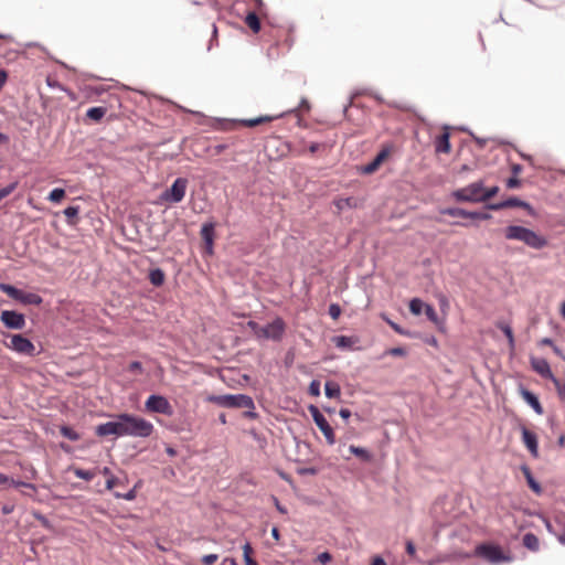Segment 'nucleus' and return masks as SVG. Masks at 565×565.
<instances>
[{
	"label": "nucleus",
	"mask_w": 565,
	"mask_h": 565,
	"mask_svg": "<svg viewBox=\"0 0 565 565\" xmlns=\"http://www.w3.org/2000/svg\"><path fill=\"white\" fill-rule=\"evenodd\" d=\"M385 354L393 355V356H405L407 354V352L404 348L397 347V348H392V349L387 350L385 352Z\"/></svg>",
	"instance_id": "52"
},
{
	"label": "nucleus",
	"mask_w": 565,
	"mask_h": 565,
	"mask_svg": "<svg viewBox=\"0 0 565 565\" xmlns=\"http://www.w3.org/2000/svg\"><path fill=\"white\" fill-rule=\"evenodd\" d=\"M7 483H9L10 486H12L14 488L22 487V488L31 489L34 492L36 491V487L33 483L25 482V481H17L12 478H9L7 475L0 472V487L4 486Z\"/></svg>",
	"instance_id": "23"
},
{
	"label": "nucleus",
	"mask_w": 565,
	"mask_h": 565,
	"mask_svg": "<svg viewBox=\"0 0 565 565\" xmlns=\"http://www.w3.org/2000/svg\"><path fill=\"white\" fill-rule=\"evenodd\" d=\"M237 124H239V120L218 119L215 128L226 131L232 130Z\"/></svg>",
	"instance_id": "38"
},
{
	"label": "nucleus",
	"mask_w": 565,
	"mask_h": 565,
	"mask_svg": "<svg viewBox=\"0 0 565 565\" xmlns=\"http://www.w3.org/2000/svg\"><path fill=\"white\" fill-rule=\"evenodd\" d=\"M504 237L508 241L522 242L532 249H542L548 245L545 236L522 225H509L504 228Z\"/></svg>",
	"instance_id": "1"
},
{
	"label": "nucleus",
	"mask_w": 565,
	"mask_h": 565,
	"mask_svg": "<svg viewBox=\"0 0 565 565\" xmlns=\"http://www.w3.org/2000/svg\"><path fill=\"white\" fill-rule=\"evenodd\" d=\"M13 510H14V505L10 504V503L3 504L1 507V512L3 515H8V514L12 513Z\"/></svg>",
	"instance_id": "61"
},
{
	"label": "nucleus",
	"mask_w": 565,
	"mask_h": 565,
	"mask_svg": "<svg viewBox=\"0 0 565 565\" xmlns=\"http://www.w3.org/2000/svg\"><path fill=\"white\" fill-rule=\"evenodd\" d=\"M285 114L282 113L276 116L264 115L252 119H239V124L246 127H256L260 124L270 122L275 119L281 118Z\"/></svg>",
	"instance_id": "21"
},
{
	"label": "nucleus",
	"mask_w": 565,
	"mask_h": 565,
	"mask_svg": "<svg viewBox=\"0 0 565 565\" xmlns=\"http://www.w3.org/2000/svg\"><path fill=\"white\" fill-rule=\"evenodd\" d=\"M10 342H4V345L19 353L28 356L35 355V345L23 334H9Z\"/></svg>",
	"instance_id": "7"
},
{
	"label": "nucleus",
	"mask_w": 565,
	"mask_h": 565,
	"mask_svg": "<svg viewBox=\"0 0 565 565\" xmlns=\"http://www.w3.org/2000/svg\"><path fill=\"white\" fill-rule=\"evenodd\" d=\"M217 558H218L217 554H207L202 557L201 562L204 565H212L217 561Z\"/></svg>",
	"instance_id": "57"
},
{
	"label": "nucleus",
	"mask_w": 565,
	"mask_h": 565,
	"mask_svg": "<svg viewBox=\"0 0 565 565\" xmlns=\"http://www.w3.org/2000/svg\"><path fill=\"white\" fill-rule=\"evenodd\" d=\"M189 180L186 178H177L171 186L160 194V200L169 204L180 203L185 196Z\"/></svg>",
	"instance_id": "5"
},
{
	"label": "nucleus",
	"mask_w": 565,
	"mask_h": 565,
	"mask_svg": "<svg viewBox=\"0 0 565 565\" xmlns=\"http://www.w3.org/2000/svg\"><path fill=\"white\" fill-rule=\"evenodd\" d=\"M286 331V323L281 317H276L262 329L260 339L280 341Z\"/></svg>",
	"instance_id": "10"
},
{
	"label": "nucleus",
	"mask_w": 565,
	"mask_h": 565,
	"mask_svg": "<svg viewBox=\"0 0 565 565\" xmlns=\"http://www.w3.org/2000/svg\"><path fill=\"white\" fill-rule=\"evenodd\" d=\"M483 180H478L451 192L457 202L482 203Z\"/></svg>",
	"instance_id": "4"
},
{
	"label": "nucleus",
	"mask_w": 565,
	"mask_h": 565,
	"mask_svg": "<svg viewBox=\"0 0 565 565\" xmlns=\"http://www.w3.org/2000/svg\"><path fill=\"white\" fill-rule=\"evenodd\" d=\"M328 312H329L330 317L335 320L341 315V308H340V306L338 303H331L329 306Z\"/></svg>",
	"instance_id": "51"
},
{
	"label": "nucleus",
	"mask_w": 565,
	"mask_h": 565,
	"mask_svg": "<svg viewBox=\"0 0 565 565\" xmlns=\"http://www.w3.org/2000/svg\"><path fill=\"white\" fill-rule=\"evenodd\" d=\"M436 153H449L451 150L449 126L443 127V134L434 140Z\"/></svg>",
	"instance_id": "16"
},
{
	"label": "nucleus",
	"mask_w": 565,
	"mask_h": 565,
	"mask_svg": "<svg viewBox=\"0 0 565 565\" xmlns=\"http://www.w3.org/2000/svg\"><path fill=\"white\" fill-rule=\"evenodd\" d=\"M497 328H499L504 333L509 342V348L511 351H513L515 348V340L511 326L507 322L499 321L497 322Z\"/></svg>",
	"instance_id": "25"
},
{
	"label": "nucleus",
	"mask_w": 565,
	"mask_h": 565,
	"mask_svg": "<svg viewBox=\"0 0 565 565\" xmlns=\"http://www.w3.org/2000/svg\"><path fill=\"white\" fill-rule=\"evenodd\" d=\"M475 554L488 561L490 564H500L503 562H509L511 559L510 556L503 553L502 548L499 545L493 544L478 545L476 547Z\"/></svg>",
	"instance_id": "6"
},
{
	"label": "nucleus",
	"mask_w": 565,
	"mask_h": 565,
	"mask_svg": "<svg viewBox=\"0 0 565 565\" xmlns=\"http://www.w3.org/2000/svg\"><path fill=\"white\" fill-rule=\"evenodd\" d=\"M146 411L150 413L162 414L167 416L173 415V407L168 401V398L163 395L151 394L146 403Z\"/></svg>",
	"instance_id": "8"
},
{
	"label": "nucleus",
	"mask_w": 565,
	"mask_h": 565,
	"mask_svg": "<svg viewBox=\"0 0 565 565\" xmlns=\"http://www.w3.org/2000/svg\"><path fill=\"white\" fill-rule=\"evenodd\" d=\"M247 327L254 332V334L257 337V339H260V334H262V329L263 327H260L256 321L254 320H249L247 322Z\"/></svg>",
	"instance_id": "48"
},
{
	"label": "nucleus",
	"mask_w": 565,
	"mask_h": 565,
	"mask_svg": "<svg viewBox=\"0 0 565 565\" xmlns=\"http://www.w3.org/2000/svg\"><path fill=\"white\" fill-rule=\"evenodd\" d=\"M358 342V339L354 337L348 335H335L332 338V343L341 350L352 349V347Z\"/></svg>",
	"instance_id": "22"
},
{
	"label": "nucleus",
	"mask_w": 565,
	"mask_h": 565,
	"mask_svg": "<svg viewBox=\"0 0 565 565\" xmlns=\"http://www.w3.org/2000/svg\"><path fill=\"white\" fill-rule=\"evenodd\" d=\"M522 435V441L530 451L533 458H539V440L535 433L527 429L525 426L520 428Z\"/></svg>",
	"instance_id": "15"
},
{
	"label": "nucleus",
	"mask_w": 565,
	"mask_h": 565,
	"mask_svg": "<svg viewBox=\"0 0 565 565\" xmlns=\"http://www.w3.org/2000/svg\"><path fill=\"white\" fill-rule=\"evenodd\" d=\"M117 482H118V479L114 476H110L106 481V489L111 490Z\"/></svg>",
	"instance_id": "62"
},
{
	"label": "nucleus",
	"mask_w": 565,
	"mask_h": 565,
	"mask_svg": "<svg viewBox=\"0 0 565 565\" xmlns=\"http://www.w3.org/2000/svg\"><path fill=\"white\" fill-rule=\"evenodd\" d=\"M74 475L79 478V479H83V480H86V481H89L92 480L94 477H95V473L94 471L92 470H85V469H81V468H76L74 470Z\"/></svg>",
	"instance_id": "40"
},
{
	"label": "nucleus",
	"mask_w": 565,
	"mask_h": 565,
	"mask_svg": "<svg viewBox=\"0 0 565 565\" xmlns=\"http://www.w3.org/2000/svg\"><path fill=\"white\" fill-rule=\"evenodd\" d=\"M60 433L63 437L67 438L71 441H77L81 438V435L74 430L71 426L62 425L60 427Z\"/></svg>",
	"instance_id": "33"
},
{
	"label": "nucleus",
	"mask_w": 565,
	"mask_h": 565,
	"mask_svg": "<svg viewBox=\"0 0 565 565\" xmlns=\"http://www.w3.org/2000/svg\"><path fill=\"white\" fill-rule=\"evenodd\" d=\"M393 150L392 143H385L382 146V149L379 151V153L375 156V158L369 162L367 164L363 166L361 168V172L364 174H372L375 172L380 166L383 163V161L390 156V153Z\"/></svg>",
	"instance_id": "14"
},
{
	"label": "nucleus",
	"mask_w": 565,
	"mask_h": 565,
	"mask_svg": "<svg viewBox=\"0 0 565 565\" xmlns=\"http://www.w3.org/2000/svg\"><path fill=\"white\" fill-rule=\"evenodd\" d=\"M64 215L66 216L68 224H75L73 218H75L79 213V206L78 205H70L63 211Z\"/></svg>",
	"instance_id": "36"
},
{
	"label": "nucleus",
	"mask_w": 565,
	"mask_h": 565,
	"mask_svg": "<svg viewBox=\"0 0 565 565\" xmlns=\"http://www.w3.org/2000/svg\"><path fill=\"white\" fill-rule=\"evenodd\" d=\"M0 290L17 301L19 300V297L22 291V289H19L13 285L4 284V282L0 284Z\"/></svg>",
	"instance_id": "31"
},
{
	"label": "nucleus",
	"mask_w": 565,
	"mask_h": 565,
	"mask_svg": "<svg viewBox=\"0 0 565 565\" xmlns=\"http://www.w3.org/2000/svg\"><path fill=\"white\" fill-rule=\"evenodd\" d=\"M324 394L328 398H340V385L334 381H327L324 384Z\"/></svg>",
	"instance_id": "26"
},
{
	"label": "nucleus",
	"mask_w": 565,
	"mask_h": 565,
	"mask_svg": "<svg viewBox=\"0 0 565 565\" xmlns=\"http://www.w3.org/2000/svg\"><path fill=\"white\" fill-rule=\"evenodd\" d=\"M526 482H527V486L529 488L536 494H541L542 493V487L540 484V482L537 480H535V478L533 477V473L530 469V467L527 465H522L520 467Z\"/></svg>",
	"instance_id": "20"
},
{
	"label": "nucleus",
	"mask_w": 565,
	"mask_h": 565,
	"mask_svg": "<svg viewBox=\"0 0 565 565\" xmlns=\"http://www.w3.org/2000/svg\"><path fill=\"white\" fill-rule=\"evenodd\" d=\"M253 548L249 542H246L243 545V558L248 559V557H252Z\"/></svg>",
	"instance_id": "59"
},
{
	"label": "nucleus",
	"mask_w": 565,
	"mask_h": 565,
	"mask_svg": "<svg viewBox=\"0 0 565 565\" xmlns=\"http://www.w3.org/2000/svg\"><path fill=\"white\" fill-rule=\"evenodd\" d=\"M215 224L213 222H206L202 225L200 235L205 244V250L207 254L213 253V244H214V232Z\"/></svg>",
	"instance_id": "18"
},
{
	"label": "nucleus",
	"mask_w": 565,
	"mask_h": 565,
	"mask_svg": "<svg viewBox=\"0 0 565 565\" xmlns=\"http://www.w3.org/2000/svg\"><path fill=\"white\" fill-rule=\"evenodd\" d=\"M128 371L131 372V373H139L140 374L143 371L142 364L139 361H132L128 365Z\"/></svg>",
	"instance_id": "56"
},
{
	"label": "nucleus",
	"mask_w": 565,
	"mask_h": 565,
	"mask_svg": "<svg viewBox=\"0 0 565 565\" xmlns=\"http://www.w3.org/2000/svg\"><path fill=\"white\" fill-rule=\"evenodd\" d=\"M425 315L429 321L434 323L438 322V315L431 305H426Z\"/></svg>",
	"instance_id": "44"
},
{
	"label": "nucleus",
	"mask_w": 565,
	"mask_h": 565,
	"mask_svg": "<svg viewBox=\"0 0 565 565\" xmlns=\"http://www.w3.org/2000/svg\"><path fill=\"white\" fill-rule=\"evenodd\" d=\"M309 394L312 396H319L320 395V382L317 380H312L309 384Z\"/></svg>",
	"instance_id": "47"
},
{
	"label": "nucleus",
	"mask_w": 565,
	"mask_h": 565,
	"mask_svg": "<svg viewBox=\"0 0 565 565\" xmlns=\"http://www.w3.org/2000/svg\"><path fill=\"white\" fill-rule=\"evenodd\" d=\"M508 207H521L527 211L530 215H535L534 209L532 205L516 196H511L504 201L497 202V203H488L486 204V209L492 210V211H500Z\"/></svg>",
	"instance_id": "12"
},
{
	"label": "nucleus",
	"mask_w": 565,
	"mask_h": 565,
	"mask_svg": "<svg viewBox=\"0 0 565 565\" xmlns=\"http://www.w3.org/2000/svg\"><path fill=\"white\" fill-rule=\"evenodd\" d=\"M164 278L166 275L161 268H154L149 273V280L156 287L162 286L164 282Z\"/></svg>",
	"instance_id": "29"
},
{
	"label": "nucleus",
	"mask_w": 565,
	"mask_h": 565,
	"mask_svg": "<svg viewBox=\"0 0 565 565\" xmlns=\"http://www.w3.org/2000/svg\"><path fill=\"white\" fill-rule=\"evenodd\" d=\"M384 320L387 322V324L398 334H406L407 332L396 322L390 320L388 318H384Z\"/></svg>",
	"instance_id": "55"
},
{
	"label": "nucleus",
	"mask_w": 565,
	"mask_h": 565,
	"mask_svg": "<svg viewBox=\"0 0 565 565\" xmlns=\"http://www.w3.org/2000/svg\"><path fill=\"white\" fill-rule=\"evenodd\" d=\"M0 321L6 328L12 330H22L25 327L24 315L14 310H3L0 315Z\"/></svg>",
	"instance_id": "13"
},
{
	"label": "nucleus",
	"mask_w": 565,
	"mask_h": 565,
	"mask_svg": "<svg viewBox=\"0 0 565 565\" xmlns=\"http://www.w3.org/2000/svg\"><path fill=\"white\" fill-rule=\"evenodd\" d=\"M116 418L125 419L127 436L147 438L151 436L154 430L152 423L128 413L118 414Z\"/></svg>",
	"instance_id": "2"
},
{
	"label": "nucleus",
	"mask_w": 565,
	"mask_h": 565,
	"mask_svg": "<svg viewBox=\"0 0 565 565\" xmlns=\"http://www.w3.org/2000/svg\"><path fill=\"white\" fill-rule=\"evenodd\" d=\"M114 495L117 499H125L127 501H131V500H134L136 498V490L134 488V489L129 490L126 493L114 492Z\"/></svg>",
	"instance_id": "46"
},
{
	"label": "nucleus",
	"mask_w": 565,
	"mask_h": 565,
	"mask_svg": "<svg viewBox=\"0 0 565 565\" xmlns=\"http://www.w3.org/2000/svg\"><path fill=\"white\" fill-rule=\"evenodd\" d=\"M523 545L525 547H527L529 550H531V551L539 550L540 543H539L537 536L535 534H533V533L524 534V536H523Z\"/></svg>",
	"instance_id": "32"
},
{
	"label": "nucleus",
	"mask_w": 565,
	"mask_h": 565,
	"mask_svg": "<svg viewBox=\"0 0 565 565\" xmlns=\"http://www.w3.org/2000/svg\"><path fill=\"white\" fill-rule=\"evenodd\" d=\"M440 213L452 217H468V211L461 207H445Z\"/></svg>",
	"instance_id": "34"
},
{
	"label": "nucleus",
	"mask_w": 565,
	"mask_h": 565,
	"mask_svg": "<svg viewBox=\"0 0 565 565\" xmlns=\"http://www.w3.org/2000/svg\"><path fill=\"white\" fill-rule=\"evenodd\" d=\"M469 135L471 136V138L475 140V142L478 145V147L480 149L486 147L488 139L480 138V137L476 136L472 131H469Z\"/></svg>",
	"instance_id": "58"
},
{
	"label": "nucleus",
	"mask_w": 565,
	"mask_h": 565,
	"mask_svg": "<svg viewBox=\"0 0 565 565\" xmlns=\"http://www.w3.org/2000/svg\"><path fill=\"white\" fill-rule=\"evenodd\" d=\"M540 343H541L542 345H550V347H553V350H554V352H555V353H557V354H559V353H561V350H559L556 345H554L553 340H552V339H550V338H543V339L541 340V342H540Z\"/></svg>",
	"instance_id": "60"
},
{
	"label": "nucleus",
	"mask_w": 565,
	"mask_h": 565,
	"mask_svg": "<svg viewBox=\"0 0 565 565\" xmlns=\"http://www.w3.org/2000/svg\"><path fill=\"white\" fill-rule=\"evenodd\" d=\"M65 196V190L62 188L53 189L49 194V200L53 203L60 202Z\"/></svg>",
	"instance_id": "39"
},
{
	"label": "nucleus",
	"mask_w": 565,
	"mask_h": 565,
	"mask_svg": "<svg viewBox=\"0 0 565 565\" xmlns=\"http://www.w3.org/2000/svg\"><path fill=\"white\" fill-rule=\"evenodd\" d=\"M426 305L422 299L419 298H413L411 301H409V311L415 315V316H418L423 312V310H425L426 308Z\"/></svg>",
	"instance_id": "35"
},
{
	"label": "nucleus",
	"mask_w": 565,
	"mask_h": 565,
	"mask_svg": "<svg viewBox=\"0 0 565 565\" xmlns=\"http://www.w3.org/2000/svg\"><path fill=\"white\" fill-rule=\"evenodd\" d=\"M349 450H350L351 454H353L356 457H359L362 461L369 462L372 459L371 452L367 449H365V448L351 445L349 447Z\"/></svg>",
	"instance_id": "30"
},
{
	"label": "nucleus",
	"mask_w": 565,
	"mask_h": 565,
	"mask_svg": "<svg viewBox=\"0 0 565 565\" xmlns=\"http://www.w3.org/2000/svg\"><path fill=\"white\" fill-rule=\"evenodd\" d=\"M339 415L344 420H348L351 417L352 414H351V411L349 408H341L339 411Z\"/></svg>",
	"instance_id": "64"
},
{
	"label": "nucleus",
	"mask_w": 565,
	"mask_h": 565,
	"mask_svg": "<svg viewBox=\"0 0 565 565\" xmlns=\"http://www.w3.org/2000/svg\"><path fill=\"white\" fill-rule=\"evenodd\" d=\"M550 381H552L553 384L555 385L559 398L562 401H565V382L561 381L555 375H553V377H551Z\"/></svg>",
	"instance_id": "37"
},
{
	"label": "nucleus",
	"mask_w": 565,
	"mask_h": 565,
	"mask_svg": "<svg viewBox=\"0 0 565 565\" xmlns=\"http://www.w3.org/2000/svg\"><path fill=\"white\" fill-rule=\"evenodd\" d=\"M406 552L409 556H414L416 553L415 545L412 541L406 542Z\"/></svg>",
	"instance_id": "63"
},
{
	"label": "nucleus",
	"mask_w": 565,
	"mask_h": 565,
	"mask_svg": "<svg viewBox=\"0 0 565 565\" xmlns=\"http://www.w3.org/2000/svg\"><path fill=\"white\" fill-rule=\"evenodd\" d=\"M498 192H499V186H498V185L491 186V188H489V189H486V188L483 186V191H482V203H486L488 200H490L491 198H493Z\"/></svg>",
	"instance_id": "42"
},
{
	"label": "nucleus",
	"mask_w": 565,
	"mask_h": 565,
	"mask_svg": "<svg viewBox=\"0 0 565 565\" xmlns=\"http://www.w3.org/2000/svg\"><path fill=\"white\" fill-rule=\"evenodd\" d=\"M106 113H107L106 107H102V106L92 107V108L87 109L86 118L97 122L104 118Z\"/></svg>",
	"instance_id": "28"
},
{
	"label": "nucleus",
	"mask_w": 565,
	"mask_h": 565,
	"mask_svg": "<svg viewBox=\"0 0 565 565\" xmlns=\"http://www.w3.org/2000/svg\"><path fill=\"white\" fill-rule=\"evenodd\" d=\"M206 401L225 408L255 409L254 399L246 394L211 395Z\"/></svg>",
	"instance_id": "3"
},
{
	"label": "nucleus",
	"mask_w": 565,
	"mask_h": 565,
	"mask_svg": "<svg viewBox=\"0 0 565 565\" xmlns=\"http://www.w3.org/2000/svg\"><path fill=\"white\" fill-rule=\"evenodd\" d=\"M505 185L508 189H518L521 186V180L518 179L515 175H512L507 180Z\"/></svg>",
	"instance_id": "53"
},
{
	"label": "nucleus",
	"mask_w": 565,
	"mask_h": 565,
	"mask_svg": "<svg viewBox=\"0 0 565 565\" xmlns=\"http://www.w3.org/2000/svg\"><path fill=\"white\" fill-rule=\"evenodd\" d=\"M335 206L339 210H343L344 207L352 206V198H342L334 201Z\"/></svg>",
	"instance_id": "45"
},
{
	"label": "nucleus",
	"mask_w": 565,
	"mask_h": 565,
	"mask_svg": "<svg viewBox=\"0 0 565 565\" xmlns=\"http://www.w3.org/2000/svg\"><path fill=\"white\" fill-rule=\"evenodd\" d=\"M18 186V182H11L7 186L0 189V201L9 196Z\"/></svg>",
	"instance_id": "43"
},
{
	"label": "nucleus",
	"mask_w": 565,
	"mask_h": 565,
	"mask_svg": "<svg viewBox=\"0 0 565 565\" xmlns=\"http://www.w3.org/2000/svg\"><path fill=\"white\" fill-rule=\"evenodd\" d=\"M318 472H319V469L316 467H303V468L297 469V473L300 476H306V475L315 476Z\"/></svg>",
	"instance_id": "49"
},
{
	"label": "nucleus",
	"mask_w": 565,
	"mask_h": 565,
	"mask_svg": "<svg viewBox=\"0 0 565 565\" xmlns=\"http://www.w3.org/2000/svg\"><path fill=\"white\" fill-rule=\"evenodd\" d=\"M520 394L524 402L529 404L537 415H543V406L541 405L539 397L533 392L523 386H520Z\"/></svg>",
	"instance_id": "19"
},
{
	"label": "nucleus",
	"mask_w": 565,
	"mask_h": 565,
	"mask_svg": "<svg viewBox=\"0 0 565 565\" xmlns=\"http://www.w3.org/2000/svg\"><path fill=\"white\" fill-rule=\"evenodd\" d=\"M245 23L254 33H258L260 31V19L256 12H249L245 18Z\"/></svg>",
	"instance_id": "27"
},
{
	"label": "nucleus",
	"mask_w": 565,
	"mask_h": 565,
	"mask_svg": "<svg viewBox=\"0 0 565 565\" xmlns=\"http://www.w3.org/2000/svg\"><path fill=\"white\" fill-rule=\"evenodd\" d=\"M46 85L51 88H56L60 90H66L65 87L57 81L52 77H46Z\"/></svg>",
	"instance_id": "54"
},
{
	"label": "nucleus",
	"mask_w": 565,
	"mask_h": 565,
	"mask_svg": "<svg viewBox=\"0 0 565 565\" xmlns=\"http://www.w3.org/2000/svg\"><path fill=\"white\" fill-rule=\"evenodd\" d=\"M298 110H302V111H309L310 110V104L308 102V99L306 97H302L298 107L295 108V109H291L289 110L288 113H296Z\"/></svg>",
	"instance_id": "50"
},
{
	"label": "nucleus",
	"mask_w": 565,
	"mask_h": 565,
	"mask_svg": "<svg viewBox=\"0 0 565 565\" xmlns=\"http://www.w3.org/2000/svg\"><path fill=\"white\" fill-rule=\"evenodd\" d=\"M491 217L492 215L488 212L468 211V218L487 221Z\"/></svg>",
	"instance_id": "41"
},
{
	"label": "nucleus",
	"mask_w": 565,
	"mask_h": 565,
	"mask_svg": "<svg viewBox=\"0 0 565 565\" xmlns=\"http://www.w3.org/2000/svg\"><path fill=\"white\" fill-rule=\"evenodd\" d=\"M309 412H310V414L312 416V419H313L315 424L318 426V428L323 434L327 443L329 445H334L335 444V435L333 433L332 427L330 426V424L328 423V420L323 416V414L315 405H310L309 406Z\"/></svg>",
	"instance_id": "9"
},
{
	"label": "nucleus",
	"mask_w": 565,
	"mask_h": 565,
	"mask_svg": "<svg viewBox=\"0 0 565 565\" xmlns=\"http://www.w3.org/2000/svg\"><path fill=\"white\" fill-rule=\"evenodd\" d=\"M95 434L98 437H105L108 435H115L117 437L127 436L125 419L116 418V420L99 424L95 428Z\"/></svg>",
	"instance_id": "11"
},
{
	"label": "nucleus",
	"mask_w": 565,
	"mask_h": 565,
	"mask_svg": "<svg viewBox=\"0 0 565 565\" xmlns=\"http://www.w3.org/2000/svg\"><path fill=\"white\" fill-rule=\"evenodd\" d=\"M18 301L22 305L40 306L43 302V298L35 292H26L22 290Z\"/></svg>",
	"instance_id": "24"
},
{
	"label": "nucleus",
	"mask_w": 565,
	"mask_h": 565,
	"mask_svg": "<svg viewBox=\"0 0 565 565\" xmlns=\"http://www.w3.org/2000/svg\"><path fill=\"white\" fill-rule=\"evenodd\" d=\"M530 363L533 371L540 374L543 379L550 380L551 377H553L554 374L546 359L531 356Z\"/></svg>",
	"instance_id": "17"
}]
</instances>
